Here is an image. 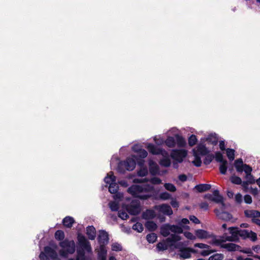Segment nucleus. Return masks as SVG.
<instances>
[{"label": "nucleus", "mask_w": 260, "mask_h": 260, "mask_svg": "<svg viewBox=\"0 0 260 260\" xmlns=\"http://www.w3.org/2000/svg\"><path fill=\"white\" fill-rule=\"evenodd\" d=\"M183 244L182 242H179L177 244L176 248L178 249L180 257L182 258H188L191 257V253H195L196 250L191 248L184 247L182 246Z\"/></svg>", "instance_id": "423d86ee"}, {"label": "nucleus", "mask_w": 260, "mask_h": 260, "mask_svg": "<svg viewBox=\"0 0 260 260\" xmlns=\"http://www.w3.org/2000/svg\"><path fill=\"white\" fill-rule=\"evenodd\" d=\"M180 240L181 238L179 236L175 234H172L170 235L169 237H168L167 239V241L168 242L175 243L176 242L180 241Z\"/></svg>", "instance_id": "2f4dec72"}, {"label": "nucleus", "mask_w": 260, "mask_h": 260, "mask_svg": "<svg viewBox=\"0 0 260 260\" xmlns=\"http://www.w3.org/2000/svg\"><path fill=\"white\" fill-rule=\"evenodd\" d=\"M227 165V161H225L221 163V165L219 166V171L221 174L225 175L226 174L228 169Z\"/></svg>", "instance_id": "c9c22d12"}, {"label": "nucleus", "mask_w": 260, "mask_h": 260, "mask_svg": "<svg viewBox=\"0 0 260 260\" xmlns=\"http://www.w3.org/2000/svg\"><path fill=\"white\" fill-rule=\"evenodd\" d=\"M138 175L140 177H144L148 174V170L146 168H142L138 171Z\"/></svg>", "instance_id": "8fccbe9b"}, {"label": "nucleus", "mask_w": 260, "mask_h": 260, "mask_svg": "<svg viewBox=\"0 0 260 260\" xmlns=\"http://www.w3.org/2000/svg\"><path fill=\"white\" fill-rule=\"evenodd\" d=\"M133 229L137 231L139 233H141L143 231V226L142 223L140 222H137L133 226Z\"/></svg>", "instance_id": "a18cd8bd"}, {"label": "nucleus", "mask_w": 260, "mask_h": 260, "mask_svg": "<svg viewBox=\"0 0 260 260\" xmlns=\"http://www.w3.org/2000/svg\"><path fill=\"white\" fill-rule=\"evenodd\" d=\"M86 234L89 239L93 240L96 237L95 229L93 226H88L86 228Z\"/></svg>", "instance_id": "f3484780"}, {"label": "nucleus", "mask_w": 260, "mask_h": 260, "mask_svg": "<svg viewBox=\"0 0 260 260\" xmlns=\"http://www.w3.org/2000/svg\"><path fill=\"white\" fill-rule=\"evenodd\" d=\"M226 151L229 159L230 160H233L235 158V150L233 149L228 148Z\"/></svg>", "instance_id": "58836bf2"}, {"label": "nucleus", "mask_w": 260, "mask_h": 260, "mask_svg": "<svg viewBox=\"0 0 260 260\" xmlns=\"http://www.w3.org/2000/svg\"><path fill=\"white\" fill-rule=\"evenodd\" d=\"M136 161L132 158H127L125 161L120 162L117 167V171L120 173L123 174L125 170L132 171L136 167Z\"/></svg>", "instance_id": "39448f33"}, {"label": "nucleus", "mask_w": 260, "mask_h": 260, "mask_svg": "<svg viewBox=\"0 0 260 260\" xmlns=\"http://www.w3.org/2000/svg\"><path fill=\"white\" fill-rule=\"evenodd\" d=\"M249 232L247 230H239L238 237L240 236L243 238H246L248 237Z\"/></svg>", "instance_id": "5fc2aeb1"}, {"label": "nucleus", "mask_w": 260, "mask_h": 260, "mask_svg": "<svg viewBox=\"0 0 260 260\" xmlns=\"http://www.w3.org/2000/svg\"><path fill=\"white\" fill-rule=\"evenodd\" d=\"M149 171L151 175H155L158 173L159 167L153 161H150L149 163Z\"/></svg>", "instance_id": "a211bd4d"}, {"label": "nucleus", "mask_w": 260, "mask_h": 260, "mask_svg": "<svg viewBox=\"0 0 260 260\" xmlns=\"http://www.w3.org/2000/svg\"><path fill=\"white\" fill-rule=\"evenodd\" d=\"M231 182L235 184L240 185L242 183L241 179L235 175H232L230 178Z\"/></svg>", "instance_id": "f704fd0d"}, {"label": "nucleus", "mask_w": 260, "mask_h": 260, "mask_svg": "<svg viewBox=\"0 0 260 260\" xmlns=\"http://www.w3.org/2000/svg\"><path fill=\"white\" fill-rule=\"evenodd\" d=\"M128 212L132 215H136L141 212V207L140 202L136 200L131 202L130 204L126 207Z\"/></svg>", "instance_id": "0eeeda50"}, {"label": "nucleus", "mask_w": 260, "mask_h": 260, "mask_svg": "<svg viewBox=\"0 0 260 260\" xmlns=\"http://www.w3.org/2000/svg\"><path fill=\"white\" fill-rule=\"evenodd\" d=\"M243 171L245 172L246 175L251 174V172H252V168L247 164H244Z\"/></svg>", "instance_id": "13d9d810"}, {"label": "nucleus", "mask_w": 260, "mask_h": 260, "mask_svg": "<svg viewBox=\"0 0 260 260\" xmlns=\"http://www.w3.org/2000/svg\"><path fill=\"white\" fill-rule=\"evenodd\" d=\"M215 159L217 162H219L220 163L223 162L225 161H227L226 160L223 159V155L222 153L220 152H216L215 153Z\"/></svg>", "instance_id": "de8ad7c7"}, {"label": "nucleus", "mask_w": 260, "mask_h": 260, "mask_svg": "<svg viewBox=\"0 0 260 260\" xmlns=\"http://www.w3.org/2000/svg\"><path fill=\"white\" fill-rule=\"evenodd\" d=\"M194 246L196 247H198V248H202V249H203V248L209 249L210 247V246H209L207 244H204V243H196L194 245Z\"/></svg>", "instance_id": "680f3d73"}, {"label": "nucleus", "mask_w": 260, "mask_h": 260, "mask_svg": "<svg viewBox=\"0 0 260 260\" xmlns=\"http://www.w3.org/2000/svg\"><path fill=\"white\" fill-rule=\"evenodd\" d=\"M75 222L74 218L70 216H67L62 220V223L67 228H71Z\"/></svg>", "instance_id": "aec40b11"}, {"label": "nucleus", "mask_w": 260, "mask_h": 260, "mask_svg": "<svg viewBox=\"0 0 260 260\" xmlns=\"http://www.w3.org/2000/svg\"><path fill=\"white\" fill-rule=\"evenodd\" d=\"M156 247L159 251H164L167 249L168 245L165 243L159 242L157 244Z\"/></svg>", "instance_id": "09e8293b"}, {"label": "nucleus", "mask_w": 260, "mask_h": 260, "mask_svg": "<svg viewBox=\"0 0 260 260\" xmlns=\"http://www.w3.org/2000/svg\"><path fill=\"white\" fill-rule=\"evenodd\" d=\"M148 150L153 154H158L161 153L162 150L157 148L156 147L152 144H148L147 146Z\"/></svg>", "instance_id": "412c9836"}, {"label": "nucleus", "mask_w": 260, "mask_h": 260, "mask_svg": "<svg viewBox=\"0 0 260 260\" xmlns=\"http://www.w3.org/2000/svg\"><path fill=\"white\" fill-rule=\"evenodd\" d=\"M187 155V152L185 150H173L171 153V157L179 162H181L184 158Z\"/></svg>", "instance_id": "1a4fd4ad"}, {"label": "nucleus", "mask_w": 260, "mask_h": 260, "mask_svg": "<svg viewBox=\"0 0 260 260\" xmlns=\"http://www.w3.org/2000/svg\"><path fill=\"white\" fill-rule=\"evenodd\" d=\"M248 237L247 238H250L251 240L253 242L257 240V235L255 233L250 231L249 232Z\"/></svg>", "instance_id": "4d7b16f0"}, {"label": "nucleus", "mask_w": 260, "mask_h": 260, "mask_svg": "<svg viewBox=\"0 0 260 260\" xmlns=\"http://www.w3.org/2000/svg\"><path fill=\"white\" fill-rule=\"evenodd\" d=\"M223 254L221 253H216L211 256L208 260H222L223 258Z\"/></svg>", "instance_id": "49530a36"}, {"label": "nucleus", "mask_w": 260, "mask_h": 260, "mask_svg": "<svg viewBox=\"0 0 260 260\" xmlns=\"http://www.w3.org/2000/svg\"><path fill=\"white\" fill-rule=\"evenodd\" d=\"M211 187V185L208 184H200L195 186V188L199 192H202L209 190Z\"/></svg>", "instance_id": "4be33fe9"}, {"label": "nucleus", "mask_w": 260, "mask_h": 260, "mask_svg": "<svg viewBox=\"0 0 260 260\" xmlns=\"http://www.w3.org/2000/svg\"><path fill=\"white\" fill-rule=\"evenodd\" d=\"M207 141L214 145L217 144L218 138L216 134H210L206 139Z\"/></svg>", "instance_id": "b1692460"}, {"label": "nucleus", "mask_w": 260, "mask_h": 260, "mask_svg": "<svg viewBox=\"0 0 260 260\" xmlns=\"http://www.w3.org/2000/svg\"><path fill=\"white\" fill-rule=\"evenodd\" d=\"M149 181V179L147 178L145 179H135L134 182L135 183H140L142 182H147ZM149 181L153 184H159L161 183V180L160 179L157 177H153Z\"/></svg>", "instance_id": "ddd939ff"}, {"label": "nucleus", "mask_w": 260, "mask_h": 260, "mask_svg": "<svg viewBox=\"0 0 260 260\" xmlns=\"http://www.w3.org/2000/svg\"><path fill=\"white\" fill-rule=\"evenodd\" d=\"M196 235L200 239H205L208 237V233L203 230H198L196 231Z\"/></svg>", "instance_id": "bb28decb"}, {"label": "nucleus", "mask_w": 260, "mask_h": 260, "mask_svg": "<svg viewBox=\"0 0 260 260\" xmlns=\"http://www.w3.org/2000/svg\"><path fill=\"white\" fill-rule=\"evenodd\" d=\"M39 257L41 260H50L49 257L44 252H42Z\"/></svg>", "instance_id": "0e129e2a"}, {"label": "nucleus", "mask_w": 260, "mask_h": 260, "mask_svg": "<svg viewBox=\"0 0 260 260\" xmlns=\"http://www.w3.org/2000/svg\"><path fill=\"white\" fill-rule=\"evenodd\" d=\"M221 247L227 249L229 251H239L241 249L240 246L232 243L223 244Z\"/></svg>", "instance_id": "2eb2a0df"}, {"label": "nucleus", "mask_w": 260, "mask_h": 260, "mask_svg": "<svg viewBox=\"0 0 260 260\" xmlns=\"http://www.w3.org/2000/svg\"><path fill=\"white\" fill-rule=\"evenodd\" d=\"M107 256V250L105 246L104 245H100V251L98 253V259H105Z\"/></svg>", "instance_id": "393cba45"}, {"label": "nucleus", "mask_w": 260, "mask_h": 260, "mask_svg": "<svg viewBox=\"0 0 260 260\" xmlns=\"http://www.w3.org/2000/svg\"><path fill=\"white\" fill-rule=\"evenodd\" d=\"M146 239L149 243H153L156 240L157 236L155 233L149 234L147 235Z\"/></svg>", "instance_id": "4c0bfd02"}, {"label": "nucleus", "mask_w": 260, "mask_h": 260, "mask_svg": "<svg viewBox=\"0 0 260 260\" xmlns=\"http://www.w3.org/2000/svg\"><path fill=\"white\" fill-rule=\"evenodd\" d=\"M78 240L83 249L77 250L76 260H85L84 250L87 251L89 253L92 252L90 244L84 236L80 234L78 235Z\"/></svg>", "instance_id": "f03ea898"}, {"label": "nucleus", "mask_w": 260, "mask_h": 260, "mask_svg": "<svg viewBox=\"0 0 260 260\" xmlns=\"http://www.w3.org/2000/svg\"><path fill=\"white\" fill-rule=\"evenodd\" d=\"M154 216L153 211L150 210H147L143 213V217L144 219H152Z\"/></svg>", "instance_id": "72a5a7b5"}, {"label": "nucleus", "mask_w": 260, "mask_h": 260, "mask_svg": "<svg viewBox=\"0 0 260 260\" xmlns=\"http://www.w3.org/2000/svg\"><path fill=\"white\" fill-rule=\"evenodd\" d=\"M188 144L190 146H194L197 142V139L194 135H191L188 138Z\"/></svg>", "instance_id": "c03bdc74"}, {"label": "nucleus", "mask_w": 260, "mask_h": 260, "mask_svg": "<svg viewBox=\"0 0 260 260\" xmlns=\"http://www.w3.org/2000/svg\"><path fill=\"white\" fill-rule=\"evenodd\" d=\"M160 198L162 200H168L171 198V195L167 192H164L160 193Z\"/></svg>", "instance_id": "052dcab7"}, {"label": "nucleus", "mask_w": 260, "mask_h": 260, "mask_svg": "<svg viewBox=\"0 0 260 260\" xmlns=\"http://www.w3.org/2000/svg\"><path fill=\"white\" fill-rule=\"evenodd\" d=\"M111 174H107V176L104 178V181L107 184H109L113 183L114 182L116 181V177L113 175V173L111 172Z\"/></svg>", "instance_id": "c756f323"}, {"label": "nucleus", "mask_w": 260, "mask_h": 260, "mask_svg": "<svg viewBox=\"0 0 260 260\" xmlns=\"http://www.w3.org/2000/svg\"><path fill=\"white\" fill-rule=\"evenodd\" d=\"M194 156L195 158L194 160L192 161L193 164L197 167H200L202 164L201 158L197 155V152H194Z\"/></svg>", "instance_id": "e433bc0d"}, {"label": "nucleus", "mask_w": 260, "mask_h": 260, "mask_svg": "<svg viewBox=\"0 0 260 260\" xmlns=\"http://www.w3.org/2000/svg\"><path fill=\"white\" fill-rule=\"evenodd\" d=\"M98 239L100 245L105 246L109 242L108 234L104 230L100 231Z\"/></svg>", "instance_id": "9b49d317"}, {"label": "nucleus", "mask_w": 260, "mask_h": 260, "mask_svg": "<svg viewBox=\"0 0 260 260\" xmlns=\"http://www.w3.org/2000/svg\"><path fill=\"white\" fill-rule=\"evenodd\" d=\"M62 249L60 250L59 253L61 256L66 257L69 254H73L75 251L76 245L74 241L64 240L59 244Z\"/></svg>", "instance_id": "7ed1b4c3"}, {"label": "nucleus", "mask_w": 260, "mask_h": 260, "mask_svg": "<svg viewBox=\"0 0 260 260\" xmlns=\"http://www.w3.org/2000/svg\"><path fill=\"white\" fill-rule=\"evenodd\" d=\"M230 234H231L230 236H226V239L223 240V242L226 241H237L239 240L238 234L239 229L236 227H230L229 228Z\"/></svg>", "instance_id": "9d476101"}, {"label": "nucleus", "mask_w": 260, "mask_h": 260, "mask_svg": "<svg viewBox=\"0 0 260 260\" xmlns=\"http://www.w3.org/2000/svg\"><path fill=\"white\" fill-rule=\"evenodd\" d=\"M160 165L165 167H168L171 165V160L169 158H164L160 160Z\"/></svg>", "instance_id": "79ce46f5"}, {"label": "nucleus", "mask_w": 260, "mask_h": 260, "mask_svg": "<svg viewBox=\"0 0 260 260\" xmlns=\"http://www.w3.org/2000/svg\"><path fill=\"white\" fill-rule=\"evenodd\" d=\"M206 157L205 159H204V164L206 165H208L210 164L213 158H214V156L213 154H207L206 155Z\"/></svg>", "instance_id": "37998d69"}, {"label": "nucleus", "mask_w": 260, "mask_h": 260, "mask_svg": "<svg viewBox=\"0 0 260 260\" xmlns=\"http://www.w3.org/2000/svg\"><path fill=\"white\" fill-rule=\"evenodd\" d=\"M118 188L119 186L115 181L113 183H110L109 186V191L111 193L115 194L117 192Z\"/></svg>", "instance_id": "7c9ffc66"}, {"label": "nucleus", "mask_w": 260, "mask_h": 260, "mask_svg": "<svg viewBox=\"0 0 260 260\" xmlns=\"http://www.w3.org/2000/svg\"><path fill=\"white\" fill-rule=\"evenodd\" d=\"M214 212L219 219L223 221H231L232 222H234L236 220V219L233 218L232 215L228 212H220L218 209H216L214 210Z\"/></svg>", "instance_id": "6e6552de"}, {"label": "nucleus", "mask_w": 260, "mask_h": 260, "mask_svg": "<svg viewBox=\"0 0 260 260\" xmlns=\"http://www.w3.org/2000/svg\"><path fill=\"white\" fill-rule=\"evenodd\" d=\"M118 216L123 220H126L128 217L127 213L124 211H119Z\"/></svg>", "instance_id": "6e6d98bb"}, {"label": "nucleus", "mask_w": 260, "mask_h": 260, "mask_svg": "<svg viewBox=\"0 0 260 260\" xmlns=\"http://www.w3.org/2000/svg\"><path fill=\"white\" fill-rule=\"evenodd\" d=\"M145 227L149 231H154L157 229L156 224L152 221H148L145 223Z\"/></svg>", "instance_id": "cd10ccee"}, {"label": "nucleus", "mask_w": 260, "mask_h": 260, "mask_svg": "<svg viewBox=\"0 0 260 260\" xmlns=\"http://www.w3.org/2000/svg\"><path fill=\"white\" fill-rule=\"evenodd\" d=\"M235 201L238 204H241L242 202V196L241 193H238L235 195Z\"/></svg>", "instance_id": "bf43d9fd"}, {"label": "nucleus", "mask_w": 260, "mask_h": 260, "mask_svg": "<svg viewBox=\"0 0 260 260\" xmlns=\"http://www.w3.org/2000/svg\"><path fill=\"white\" fill-rule=\"evenodd\" d=\"M176 141L178 146L179 147H184L186 144L185 139L182 137L178 135H175V142Z\"/></svg>", "instance_id": "c85d7f7f"}, {"label": "nucleus", "mask_w": 260, "mask_h": 260, "mask_svg": "<svg viewBox=\"0 0 260 260\" xmlns=\"http://www.w3.org/2000/svg\"><path fill=\"white\" fill-rule=\"evenodd\" d=\"M189 219L190 221L196 224H199L200 222V220L194 215L190 216Z\"/></svg>", "instance_id": "338daca9"}, {"label": "nucleus", "mask_w": 260, "mask_h": 260, "mask_svg": "<svg viewBox=\"0 0 260 260\" xmlns=\"http://www.w3.org/2000/svg\"><path fill=\"white\" fill-rule=\"evenodd\" d=\"M153 187L149 184L133 185L127 189V191L133 197L142 200H147L151 197L149 194Z\"/></svg>", "instance_id": "f257e3e1"}, {"label": "nucleus", "mask_w": 260, "mask_h": 260, "mask_svg": "<svg viewBox=\"0 0 260 260\" xmlns=\"http://www.w3.org/2000/svg\"><path fill=\"white\" fill-rule=\"evenodd\" d=\"M183 226L180 225H171L169 223L164 224L160 228V233L164 237H167L170 232L174 234H181L183 233Z\"/></svg>", "instance_id": "20e7f679"}, {"label": "nucleus", "mask_w": 260, "mask_h": 260, "mask_svg": "<svg viewBox=\"0 0 260 260\" xmlns=\"http://www.w3.org/2000/svg\"><path fill=\"white\" fill-rule=\"evenodd\" d=\"M184 236L189 239L190 240H193L196 239V237L194 236L193 235V234L190 232H185L184 233Z\"/></svg>", "instance_id": "69168bd1"}, {"label": "nucleus", "mask_w": 260, "mask_h": 260, "mask_svg": "<svg viewBox=\"0 0 260 260\" xmlns=\"http://www.w3.org/2000/svg\"><path fill=\"white\" fill-rule=\"evenodd\" d=\"M164 186L165 188L169 191L174 192L176 190V187L173 184L166 183Z\"/></svg>", "instance_id": "864d4df0"}, {"label": "nucleus", "mask_w": 260, "mask_h": 260, "mask_svg": "<svg viewBox=\"0 0 260 260\" xmlns=\"http://www.w3.org/2000/svg\"><path fill=\"white\" fill-rule=\"evenodd\" d=\"M167 146L171 148L175 146L176 142L175 139L173 137H168L165 141Z\"/></svg>", "instance_id": "473e14b6"}, {"label": "nucleus", "mask_w": 260, "mask_h": 260, "mask_svg": "<svg viewBox=\"0 0 260 260\" xmlns=\"http://www.w3.org/2000/svg\"><path fill=\"white\" fill-rule=\"evenodd\" d=\"M244 200L245 203L248 204H250L252 202L251 197L248 194H246L244 196Z\"/></svg>", "instance_id": "e2e57ef3"}, {"label": "nucleus", "mask_w": 260, "mask_h": 260, "mask_svg": "<svg viewBox=\"0 0 260 260\" xmlns=\"http://www.w3.org/2000/svg\"><path fill=\"white\" fill-rule=\"evenodd\" d=\"M122 247L121 245L118 243H114L112 244V250L115 251H119L122 250Z\"/></svg>", "instance_id": "603ef678"}, {"label": "nucleus", "mask_w": 260, "mask_h": 260, "mask_svg": "<svg viewBox=\"0 0 260 260\" xmlns=\"http://www.w3.org/2000/svg\"><path fill=\"white\" fill-rule=\"evenodd\" d=\"M244 214L246 217L256 219V217H260V212L253 210H246L244 211Z\"/></svg>", "instance_id": "dca6fc26"}, {"label": "nucleus", "mask_w": 260, "mask_h": 260, "mask_svg": "<svg viewBox=\"0 0 260 260\" xmlns=\"http://www.w3.org/2000/svg\"><path fill=\"white\" fill-rule=\"evenodd\" d=\"M156 209L163 214L167 215H171L173 214V211L171 207L167 204H162L157 206Z\"/></svg>", "instance_id": "f8f14e48"}, {"label": "nucleus", "mask_w": 260, "mask_h": 260, "mask_svg": "<svg viewBox=\"0 0 260 260\" xmlns=\"http://www.w3.org/2000/svg\"><path fill=\"white\" fill-rule=\"evenodd\" d=\"M197 148L198 152L202 155H206L209 152V151L204 145L199 144Z\"/></svg>", "instance_id": "5701e85b"}, {"label": "nucleus", "mask_w": 260, "mask_h": 260, "mask_svg": "<svg viewBox=\"0 0 260 260\" xmlns=\"http://www.w3.org/2000/svg\"><path fill=\"white\" fill-rule=\"evenodd\" d=\"M44 253L51 258L53 259L57 257L56 252L49 246H46L44 248Z\"/></svg>", "instance_id": "6ab92c4d"}, {"label": "nucleus", "mask_w": 260, "mask_h": 260, "mask_svg": "<svg viewBox=\"0 0 260 260\" xmlns=\"http://www.w3.org/2000/svg\"><path fill=\"white\" fill-rule=\"evenodd\" d=\"M213 201L216 203H221L222 209L225 208V204L223 203V197L219 194V192L218 190H214L213 192Z\"/></svg>", "instance_id": "4468645a"}, {"label": "nucleus", "mask_w": 260, "mask_h": 260, "mask_svg": "<svg viewBox=\"0 0 260 260\" xmlns=\"http://www.w3.org/2000/svg\"><path fill=\"white\" fill-rule=\"evenodd\" d=\"M208 207L209 205L207 202H202L200 204V207L204 210H207Z\"/></svg>", "instance_id": "774afa93"}, {"label": "nucleus", "mask_w": 260, "mask_h": 260, "mask_svg": "<svg viewBox=\"0 0 260 260\" xmlns=\"http://www.w3.org/2000/svg\"><path fill=\"white\" fill-rule=\"evenodd\" d=\"M245 178L247 180L246 181L250 184H254L255 182L254 177L251 175V173L246 175Z\"/></svg>", "instance_id": "3c124183"}, {"label": "nucleus", "mask_w": 260, "mask_h": 260, "mask_svg": "<svg viewBox=\"0 0 260 260\" xmlns=\"http://www.w3.org/2000/svg\"><path fill=\"white\" fill-rule=\"evenodd\" d=\"M55 238L58 240H62L64 238V232L61 230H58L55 233Z\"/></svg>", "instance_id": "ea45409f"}, {"label": "nucleus", "mask_w": 260, "mask_h": 260, "mask_svg": "<svg viewBox=\"0 0 260 260\" xmlns=\"http://www.w3.org/2000/svg\"><path fill=\"white\" fill-rule=\"evenodd\" d=\"M138 147V145H135L133 147V150L139 153V156L141 158H145L147 157L148 153L147 152L144 150V149H140L138 150L137 149V147Z\"/></svg>", "instance_id": "a878e982"}, {"label": "nucleus", "mask_w": 260, "mask_h": 260, "mask_svg": "<svg viewBox=\"0 0 260 260\" xmlns=\"http://www.w3.org/2000/svg\"><path fill=\"white\" fill-rule=\"evenodd\" d=\"M109 208L112 211H117L119 209V204L116 202H110L109 203Z\"/></svg>", "instance_id": "a19ab883"}]
</instances>
